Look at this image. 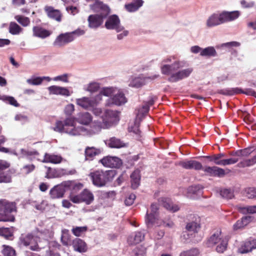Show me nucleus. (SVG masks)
<instances>
[{"instance_id": "1", "label": "nucleus", "mask_w": 256, "mask_h": 256, "mask_svg": "<svg viewBox=\"0 0 256 256\" xmlns=\"http://www.w3.org/2000/svg\"><path fill=\"white\" fill-rule=\"evenodd\" d=\"M75 119L73 117L66 118L64 122L57 121L56 126L53 128L56 132H66L71 136H92L99 133L102 129L106 128L102 122L94 120L91 124L90 128H86L83 126H76L74 125Z\"/></svg>"}, {"instance_id": "2", "label": "nucleus", "mask_w": 256, "mask_h": 256, "mask_svg": "<svg viewBox=\"0 0 256 256\" xmlns=\"http://www.w3.org/2000/svg\"><path fill=\"white\" fill-rule=\"evenodd\" d=\"M186 62L182 60H175L172 64H162L160 70L162 74L170 76L168 80L170 82H176L190 76L193 72V68L178 70L186 66Z\"/></svg>"}, {"instance_id": "3", "label": "nucleus", "mask_w": 256, "mask_h": 256, "mask_svg": "<svg viewBox=\"0 0 256 256\" xmlns=\"http://www.w3.org/2000/svg\"><path fill=\"white\" fill-rule=\"evenodd\" d=\"M93 10L99 14H90L88 18V26L92 29H96L103 23L110 13V10L108 6L102 2H97L93 6Z\"/></svg>"}, {"instance_id": "4", "label": "nucleus", "mask_w": 256, "mask_h": 256, "mask_svg": "<svg viewBox=\"0 0 256 256\" xmlns=\"http://www.w3.org/2000/svg\"><path fill=\"white\" fill-rule=\"evenodd\" d=\"M100 94L104 96H110L106 104V106L114 104L120 106L127 102V99L122 90L117 88H105L100 92Z\"/></svg>"}, {"instance_id": "5", "label": "nucleus", "mask_w": 256, "mask_h": 256, "mask_svg": "<svg viewBox=\"0 0 256 256\" xmlns=\"http://www.w3.org/2000/svg\"><path fill=\"white\" fill-rule=\"evenodd\" d=\"M240 16L238 10L232 12L223 11L220 14H214L209 17L206 22L208 27H213L222 24L232 22L237 19Z\"/></svg>"}, {"instance_id": "6", "label": "nucleus", "mask_w": 256, "mask_h": 256, "mask_svg": "<svg viewBox=\"0 0 256 256\" xmlns=\"http://www.w3.org/2000/svg\"><path fill=\"white\" fill-rule=\"evenodd\" d=\"M115 174V172L112 170H98L90 174L94 185L97 187L105 186L107 183L111 182Z\"/></svg>"}, {"instance_id": "7", "label": "nucleus", "mask_w": 256, "mask_h": 256, "mask_svg": "<svg viewBox=\"0 0 256 256\" xmlns=\"http://www.w3.org/2000/svg\"><path fill=\"white\" fill-rule=\"evenodd\" d=\"M0 212L4 215L2 220L14 222L15 220L14 214L16 212V204L5 200H0Z\"/></svg>"}, {"instance_id": "8", "label": "nucleus", "mask_w": 256, "mask_h": 256, "mask_svg": "<svg viewBox=\"0 0 256 256\" xmlns=\"http://www.w3.org/2000/svg\"><path fill=\"white\" fill-rule=\"evenodd\" d=\"M82 187V185H74L71 181H65L60 184H58L52 188L50 192V198L52 199L60 198L63 197L65 192L66 190H70L72 188H74L76 187Z\"/></svg>"}, {"instance_id": "9", "label": "nucleus", "mask_w": 256, "mask_h": 256, "mask_svg": "<svg viewBox=\"0 0 256 256\" xmlns=\"http://www.w3.org/2000/svg\"><path fill=\"white\" fill-rule=\"evenodd\" d=\"M40 238L31 234H22L19 238V244L25 246H30L32 250L38 251L44 246L38 242Z\"/></svg>"}, {"instance_id": "10", "label": "nucleus", "mask_w": 256, "mask_h": 256, "mask_svg": "<svg viewBox=\"0 0 256 256\" xmlns=\"http://www.w3.org/2000/svg\"><path fill=\"white\" fill-rule=\"evenodd\" d=\"M84 34V30H77L71 32L61 34L56 37L53 44L54 46L58 47L64 46L72 42L76 38L74 35L79 36Z\"/></svg>"}, {"instance_id": "11", "label": "nucleus", "mask_w": 256, "mask_h": 256, "mask_svg": "<svg viewBox=\"0 0 256 256\" xmlns=\"http://www.w3.org/2000/svg\"><path fill=\"white\" fill-rule=\"evenodd\" d=\"M158 210V204H152L150 206V213L147 211L145 221L148 228H150L153 226H158L159 225Z\"/></svg>"}, {"instance_id": "12", "label": "nucleus", "mask_w": 256, "mask_h": 256, "mask_svg": "<svg viewBox=\"0 0 256 256\" xmlns=\"http://www.w3.org/2000/svg\"><path fill=\"white\" fill-rule=\"evenodd\" d=\"M120 119L118 112L108 109H104L102 118V122L104 124L106 128H109L114 124L118 123Z\"/></svg>"}, {"instance_id": "13", "label": "nucleus", "mask_w": 256, "mask_h": 256, "mask_svg": "<svg viewBox=\"0 0 256 256\" xmlns=\"http://www.w3.org/2000/svg\"><path fill=\"white\" fill-rule=\"evenodd\" d=\"M104 26L108 30H114L117 32H120L124 30V27L120 25L118 16L112 14L108 16L105 22Z\"/></svg>"}, {"instance_id": "14", "label": "nucleus", "mask_w": 256, "mask_h": 256, "mask_svg": "<svg viewBox=\"0 0 256 256\" xmlns=\"http://www.w3.org/2000/svg\"><path fill=\"white\" fill-rule=\"evenodd\" d=\"M100 162L104 166L111 168H119L122 164V160L117 156H106Z\"/></svg>"}, {"instance_id": "15", "label": "nucleus", "mask_w": 256, "mask_h": 256, "mask_svg": "<svg viewBox=\"0 0 256 256\" xmlns=\"http://www.w3.org/2000/svg\"><path fill=\"white\" fill-rule=\"evenodd\" d=\"M76 172L75 170H67L65 169L58 168L55 169L48 168V170L45 177L48 178L61 177L64 175L73 174Z\"/></svg>"}, {"instance_id": "16", "label": "nucleus", "mask_w": 256, "mask_h": 256, "mask_svg": "<svg viewBox=\"0 0 256 256\" xmlns=\"http://www.w3.org/2000/svg\"><path fill=\"white\" fill-rule=\"evenodd\" d=\"M202 170L210 176L222 178L225 175L224 170L216 166H206Z\"/></svg>"}, {"instance_id": "17", "label": "nucleus", "mask_w": 256, "mask_h": 256, "mask_svg": "<svg viewBox=\"0 0 256 256\" xmlns=\"http://www.w3.org/2000/svg\"><path fill=\"white\" fill-rule=\"evenodd\" d=\"M44 10L48 18L58 22H61L62 14L60 10L54 9L52 6H44Z\"/></svg>"}, {"instance_id": "18", "label": "nucleus", "mask_w": 256, "mask_h": 256, "mask_svg": "<svg viewBox=\"0 0 256 256\" xmlns=\"http://www.w3.org/2000/svg\"><path fill=\"white\" fill-rule=\"evenodd\" d=\"M48 89L50 94L60 95L64 96H69L71 94L70 90L65 87L52 86H49Z\"/></svg>"}, {"instance_id": "19", "label": "nucleus", "mask_w": 256, "mask_h": 256, "mask_svg": "<svg viewBox=\"0 0 256 256\" xmlns=\"http://www.w3.org/2000/svg\"><path fill=\"white\" fill-rule=\"evenodd\" d=\"M180 165L186 170L194 169L196 170H202L203 166L200 162L194 160L182 161L180 162Z\"/></svg>"}, {"instance_id": "20", "label": "nucleus", "mask_w": 256, "mask_h": 256, "mask_svg": "<svg viewBox=\"0 0 256 256\" xmlns=\"http://www.w3.org/2000/svg\"><path fill=\"white\" fill-rule=\"evenodd\" d=\"M256 248V239L248 240L244 242L238 248L240 254H246Z\"/></svg>"}, {"instance_id": "21", "label": "nucleus", "mask_w": 256, "mask_h": 256, "mask_svg": "<svg viewBox=\"0 0 256 256\" xmlns=\"http://www.w3.org/2000/svg\"><path fill=\"white\" fill-rule=\"evenodd\" d=\"M149 80H151L150 77H136L130 82L128 86L132 88H138L145 85Z\"/></svg>"}, {"instance_id": "22", "label": "nucleus", "mask_w": 256, "mask_h": 256, "mask_svg": "<svg viewBox=\"0 0 256 256\" xmlns=\"http://www.w3.org/2000/svg\"><path fill=\"white\" fill-rule=\"evenodd\" d=\"M199 222V220H196L195 221H192V222H188L186 226V228L188 231V233L185 232L183 234L184 237L186 238V236L188 238H189V235H192V234H190L189 233L197 232L200 228V224Z\"/></svg>"}, {"instance_id": "23", "label": "nucleus", "mask_w": 256, "mask_h": 256, "mask_svg": "<svg viewBox=\"0 0 256 256\" xmlns=\"http://www.w3.org/2000/svg\"><path fill=\"white\" fill-rule=\"evenodd\" d=\"M72 245L74 250L79 252H84L88 249L86 243L79 238L74 239L72 240Z\"/></svg>"}, {"instance_id": "24", "label": "nucleus", "mask_w": 256, "mask_h": 256, "mask_svg": "<svg viewBox=\"0 0 256 256\" xmlns=\"http://www.w3.org/2000/svg\"><path fill=\"white\" fill-rule=\"evenodd\" d=\"M76 102L78 105L86 110L90 109L94 106V104L93 100L87 97L78 98L76 100Z\"/></svg>"}, {"instance_id": "25", "label": "nucleus", "mask_w": 256, "mask_h": 256, "mask_svg": "<svg viewBox=\"0 0 256 256\" xmlns=\"http://www.w3.org/2000/svg\"><path fill=\"white\" fill-rule=\"evenodd\" d=\"M131 186L133 189L137 188L140 184V170H136L130 174Z\"/></svg>"}, {"instance_id": "26", "label": "nucleus", "mask_w": 256, "mask_h": 256, "mask_svg": "<svg viewBox=\"0 0 256 256\" xmlns=\"http://www.w3.org/2000/svg\"><path fill=\"white\" fill-rule=\"evenodd\" d=\"M144 4L142 0H134L130 3L126 4L124 6L126 10L130 12H132L138 10Z\"/></svg>"}, {"instance_id": "27", "label": "nucleus", "mask_w": 256, "mask_h": 256, "mask_svg": "<svg viewBox=\"0 0 256 256\" xmlns=\"http://www.w3.org/2000/svg\"><path fill=\"white\" fill-rule=\"evenodd\" d=\"M91 114L88 112H80L78 114L76 118L77 122L84 125H88L92 120Z\"/></svg>"}, {"instance_id": "28", "label": "nucleus", "mask_w": 256, "mask_h": 256, "mask_svg": "<svg viewBox=\"0 0 256 256\" xmlns=\"http://www.w3.org/2000/svg\"><path fill=\"white\" fill-rule=\"evenodd\" d=\"M162 204L164 208L172 212H176L178 210L179 207L178 205L174 204L171 200L168 198H162Z\"/></svg>"}, {"instance_id": "29", "label": "nucleus", "mask_w": 256, "mask_h": 256, "mask_svg": "<svg viewBox=\"0 0 256 256\" xmlns=\"http://www.w3.org/2000/svg\"><path fill=\"white\" fill-rule=\"evenodd\" d=\"M80 193L82 202H85L86 204H90L94 201V194L90 190L84 189Z\"/></svg>"}, {"instance_id": "30", "label": "nucleus", "mask_w": 256, "mask_h": 256, "mask_svg": "<svg viewBox=\"0 0 256 256\" xmlns=\"http://www.w3.org/2000/svg\"><path fill=\"white\" fill-rule=\"evenodd\" d=\"M144 232H136L134 236H131L128 238V242L131 244H136L144 240Z\"/></svg>"}, {"instance_id": "31", "label": "nucleus", "mask_w": 256, "mask_h": 256, "mask_svg": "<svg viewBox=\"0 0 256 256\" xmlns=\"http://www.w3.org/2000/svg\"><path fill=\"white\" fill-rule=\"evenodd\" d=\"M84 152L86 160H92L94 156L100 154L101 150L94 147H87Z\"/></svg>"}, {"instance_id": "32", "label": "nucleus", "mask_w": 256, "mask_h": 256, "mask_svg": "<svg viewBox=\"0 0 256 256\" xmlns=\"http://www.w3.org/2000/svg\"><path fill=\"white\" fill-rule=\"evenodd\" d=\"M256 148L254 146H250L242 150H238L234 152V154H232L231 155L238 156L247 157L254 152Z\"/></svg>"}, {"instance_id": "33", "label": "nucleus", "mask_w": 256, "mask_h": 256, "mask_svg": "<svg viewBox=\"0 0 256 256\" xmlns=\"http://www.w3.org/2000/svg\"><path fill=\"white\" fill-rule=\"evenodd\" d=\"M62 158L60 156L49 154H45L44 162L58 164L62 162Z\"/></svg>"}, {"instance_id": "34", "label": "nucleus", "mask_w": 256, "mask_h": 256, "mask_svg": "<svg viewBox=\"0 0 256 256\" xmlns=\"http://www.w3.org/2000/svg\"><path fill=\"white\" fill-rule=\"evenodd\" d=\"M220 232L217 231L212 234L207 241L206 244L208 247L213 246L216 244L220 242L222 240L220 238Z\"/></svg>"}, {"instance_id": "35", "label": "nucleus", "mask_w": 256, "mask_h": 256, "mask_svg": "<svg viewBox=\"0 0 256 256\" xmlns=\"http://www.w3.org/2000/svg\"><path fill=\"white\" fill-rule=\"evenodd\" d=\"M33 32L34 36L41 38H45L50 35L49 31L39 26H34Z\"/></svg>"}, {"instance_id": "36", "label": "nucleus", "mask_w": 256, "mask_h": 256, "mask_svg": "<svg viewBox=\"0 0 256 256\" xmlns=\"http://www.w3.org/2000/svg\"><path fill=\"white\" fill-rule=\"evenodd\" d=\"M200 55L202 56L215 57L217 56V52L213 46H208L202 48Z\"/></svg>"}, {"instance_id": "37", "label": "nucleus", "mask_w": 256, "mask_h": 256, "mask_svg": "<svg viewBox=\"0 0 256 256\" xmlns=\"http://www.w3.org/2000/svg\"><path fill=\"white\" fill-rule=\"evenodd\" d=\"M108 144L112 148H120L125 146V144L123 142L115 137L110 138L108 142Z\"/></svg>"}, {"instance_id": "38", "label": "nucleus", "mask_w": 256, "mask_h": 256, "mask_svg": "<svg viewBox=\"0 0 256 256\" xmlns=\"http://www.w3.org/2000/svg\"><path fill=\"white\" fill-rule=\"evenodd\" d=\"M225 156L224 154L220 153L211 156H206V158H208L210 162H213L216 165L222 166L220 163L222 162V158L225 157Z\"/></svg>"}, {"instance_id": "39", "label": "nucleus", "mask_w": 256, "mask_h": 256, "mask_svg": "<svg viewBox=\"0 0 256 256\" xmlns=\"http://www.w3.org/2000/svg\"><path fill=\"white\" fill-rule=\"evenodd\" d=\"M256 163V154L251 158L244 160L238 164L240 168H244L252 166Z\"/></svg>"}, {"instance_id": "40", "label": "nucleus", "mask_w": 256, "mask_h": 256, "mask_svg": "<svg viewBox=\"0 0 256 256\" xmlns=\"http://www.w3.org/2000/svg\"><path fill=\"white\" fill-rule=\"evenodd\" d=\"M139 126L140 122L136 120L134 126L128 128V131L133 132L137 140H140L141 138V132L139 130Z\"/></svg>"}, {"instance_id": "41", "label": "nucleus", "mask_w": 256, "mask_h": 256, "mask_svg": "<svg viewBox=\"0 0 256 256\" xmlns=\"http://www.w3.org/2000/svg\"><path fill=\"white\" fill-rule=\"evenodd\" d=\"M239 212L242 214H253L256 213V206H250L238 207Z\"/></svg>"}, {"instance_id": "42", "label": "nucleus", "mask_w": 256, "mask_h": 256, "mask_svg": "<svg viewBox=\"0 0 256 256\" xmlns=\"http://www.w3.org/2000/svg\"><path fill=\"white\" fill-rule=\"evenodd\" d=\"M0 100H2L6 104H8L15 107H18L20 104L17 102L16 100L12 96H2L0 97Z\"/></svg>"}, {"instance_id": "43", "label": "nucleus", "mask_w": 256, "mask_h": 256, "mask_svg": "<svg viewBox=\"0 0 256 256\" xmlns=\"http://www.w3.org/2000/svg\"><path fill=\"white\" fill-rule=\"evenodd\" d=\"M61 241L64 246H68L70 242V236L68 234V230L66 229L62 230V231Z\"/></svg>"}, {"instance_id": "44", "label": "nucleus", "mask_w": 256, "mask_h": 256, "mask_svg": "<svg viewBox=\"0 0 256 256\" xmlns=\"http://www.w3.org/2000/svg\"><path fill=\"white\" fill-rule=\"evenodd\" d=\"M22 28L15 22H11L9 26V32L14 35L18 34L22 30Z\"/></svg>"}, {"instance_id": "45", "label": "nucleus", "mask_w": 256, "mask_h": 256, "mask_svg": "<svg viewBox=\"0 0 256 256\" xmlns=\"http://www.w3.org/2000/svg\"><path fill=\"white\" fill-rule=\"evenodd\" d=\"M146 252V248L142 246H139L132 250V256H145Z\"/></svg>"}, {"instance_id": "46", "label": "nucleus", "mask_w": 256, "mask_h": 256, "mask_svg": "<svg viewBox=\"0 0 256 256\" xmlns=\"http://www.w3.org/2000/svg\"><path fill=\"white\" fill-rule=\"evenodd\" d=\"M240 91V88H236L221 90L218 92V93L224 95L231 96L234 95V94H236L237 92Z\"/></svg>"}, {"instance_id": "47", "label": "nucleus", "mask_w": 256, "mask_h": 256, "mask_svg": "<svg viewBox=\"0 0 256 256\" xmlns=\"http://www.w3.org/2000/svg\"><path fill=\"white\" fill-rule=\"evenodd\" d=\"M2 254L4 256H16L15 250L11 246H3Z\"/></svg>"}, {"instance_id": "48", "label": "nucleus", "mask_w": 256, "mask_h": 256, "mask_svg": "<svg viewBox=\"0 0 256 256\" xmlns=\"http://www.w3.org/2000/svg\"><path fill=\"white\" fill-rule=\"evenodd\" d=\"M14 18L18 21V22L19 24H20L24 26H28L30 23L29 18L23 16H15Z\"/></svg>"}, {"instance_id": "49", "label": "nucleus", "mask_w": 256, "mask_h": 256, "mask_svg": "<svg viewBox=\"0 0 256 256\" xmlns=\"http://www.w3.org/2000/svg\"><path fill=\"white\" fill-rule=\"evenodd\" d=\"M220 194L222 198L226 199H231L234 196L232 190L227 188L222 190L220 192Z\"/></svg>"}, {"instance_id": "50", "label": "nucleus", "mask_w": 256, "mask_h": 256, "mask_svg": "<svg viewBox=\"0 0 256 256\" xmlns=\"http://www.w3.org/2000/svg\"><path fill=\"white\" fill-rule=\"evenodd\" d=\"M86 226H76L72 229V232L74 235L77 236H81V234L87 230Z\"/></svg>"}, {"instance_id": "51", "label": "nucleus", "mask_w": 256, "mask_h": 256, "mask_svg": "<svg viewBox=\"0 0 256 256\" xmlns=\"http://www.w3.org/2000/svg\"><path fill=\"white\" fill-rule=\"evenodd\" d=\"M203 188L202 186L200 184L194 185L189 187L188 190L190 192L194 194H200L202 192Z\"/></svg>"}, {"instance_id": "52", "label": "nucleus", "mask_w": 256, "mask_h": 256, "mask_svg": "<svg viewBox=\"0 0 256 256\" xmlns=\"http://www.w3.org/2000/svg\"><path fill=\"white\" fill-rule=\"evenodd\" d=\"M26 82L28 84L34 85V86H38L40 84L42 81V77L38 76V77H33L31 78H28L26 80Z\"/></svg>"}, {"instance_id": "53", "label": "nucleus", "mask_w": 256, "mask_h": 256, "mask_svg": "<svg viewBox=\"0 0 256 256\" xmlns=\"http://www.w3.org/2000/svg\"><path fill=\"white\" fill-rule=\"evenodd\" d=\"M0 236L8 240H10L12 236L8 228H0Z\"/></svg>"}, {"instance_id": "54", "label": "nucleus", "mask_w": 256, "mask_h": 256, "mask_svg": "<svg viewBox=\"0 0 256 256\" xmlns=\"http://www.w3.org/2000/svg\"><path fill=\"white\" fill-rule=\"evenodd\" d=\"M198 253V249L192 248L188 250L182 252L180 256H197Z\"/></svg>"}, {"instance_id": "55", "label": "nucleus", "mask_w": 256, "mask_h": 256, "mask_svg": "<svg viewBox=\"0 0 256 256\" xmlns=\"http://www.w3.org/2000/svg\"><path fill=\"white\" fill-rule=\"evenodd\" d=\"M228 242L226 240H222L220 244L216 246V250L219 253L223 252L226 248Z\"/></svg>"}, {"instance_id": "56", "label": "nucleus", "mask_w": 256, "mask_h": 256, "mask_svg": "<svg viewBox=\"0 0 256 256\" xmlns=\"http://www.w3.org/2000/svg\"><path fill=\"white\" fill-rule=\"evenodd\" d=\"M238 161V158H231L228 159H223L222 162H221L220 164L222 166H225L227 165L232 164L236 163Z\"/></svg>"}, {"instance_id": "57", "label": "nucleus", "mask_w": 256, "mask_h": 256, "mask_svg": "<svg viewBox=\"0 0 256 256\" xmlns=\"http://www.w3.org/2000/svg\"><path fill=\"white\" fill-rule=\"evenodd\" d=\"M246 196L248 198H256V188H249L246 190Z\"/></svg>"}, {"instance_id": "58", "label": "nucleus", "mask_w": 256, "mask_h": 256, "mask_svg": "<svg viewBox=\"0 0 256 256\" xmlns=\"http://www.w3.org/2000/svg\"><path fill=\"white\" fill-rule=\"evenodd\" d=\"M35 166L33 164H26L22 167V170L24 172V174H28L33 172L35 169Z\"/></svg>"}, {"instance_id": "59", "label": "nucleus", "mask_w": 256, "mask_h": 256, "mask_svg": "<svg viewBox=\"0 0 256 256\" xmlns=\"http://www.w3.org/2000/svg\"><path fill=\"white\" fill-rule=\"evenodd\" d=\"M74 110V106L73 104H70L66 105L64 108V114L68 116H70Z\"/></svg>"}, {"instance_id": "60", "label": "nucleus", "mask_w": 256, "mask_h": 256, "mask_svg": "<svg viewBox=\"0 0 256 256\" xmlns=\"http://www.w3.org/2000/svg\"><path fill=\"white\" fill-rule=\"evenodd\" d=\"M11 181V176L8 174L0 173V183L10 182Z\"/></svg>"}, {"instance_id": "61", "label": "nucleus", "mask_w": 256, "mask_h": 256, "mask_svg": "<svg viewBox=\"0 0 256 256\" xmlns=\"http://www.w3.org/2000/svg\"><path fill=\"white\" fill-rule=\"evenodd\" d=\"M70 200L72 201L74 203L79 204L82 202L81 193L77 195L71 194L70 196Z\"/></svg>"}, {"instance_id": "62", "label": "nucleus", "mask_w": 256, "mask_h": 256, "mask_svg": "<svg viewBox=\"0 0 256 256\" xmlns=\"http://www.w3.org/2000/svg\"><path fill=\"white\" fill-rule=\"evenodd\" d=\"M136 196L134 194H131L125 200L124 203L127 206H131L134 202Z\"/></svg>"}, {"instance_id": "63", "label": "nucleus", "mask_w": 256, "mask_h": 256, "mask_svg": "<svg viewBox=\"0 0 256 256\" xmlns=\"http://www.w3.org/2000/svg\"><path fill=\"white\" fill-rule=\"evenodd\" d=\"M92 108L94 114L96 116H100L101 118H102L103 112H104V110L100 108H93V106Z\"/></svg>"}, {"instance_id": "64", "label": "nucleus", "mask_w": 256, "mask_h": 256, "mask_svg": "<svg viewBox=\"0 0 256 256\" xmlns=\"http://www.w3.org/2000/svg\"><path fill=\"white\" fill-rule=\"evenodd\" d=\"M16 120L22 122V124H24L28 121V118L26 116L22 114H17L15 116Z\"/></svg>"}]
</instances>
